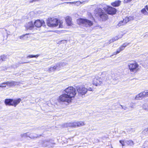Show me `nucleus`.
Here are the masks:
<instances>
[{
    "label": "nucleus",
    "instance_id": "f257e3e1",
    "mask_svg": "<svg viewBox=\"0 0 148 148\" xmlns=\"http://www.w3.org/2000/svg\"><path fill=\"white\" fill-rule=\"evenodd\" d=\"M66 64V63L65 62H58L55 65L51 66L47 70V71L50 73L55 71H59Z\"/></svg>",
    "mask_w": 148,
    "mask_h": 148
},
{
    "label": "nucleus",
    "instance_id": "f03ea898",
    "mask_svg": "<svg viewBox=\"0 0 148 148\" xmlns=\"http://www.w3.org/2000/svg\"><path fill=\"white\" fill-rule=\"evenodd\" d=\"M65 93L71 98L74 97L76 94L75 89L72 86H69L64 90Z\"/></svg>",
    "mask_w": 148,
    "mask_h": 148
},
{
    "label": "nucleus",
    "instance_id": "7ed1b4c3",
    "mask_svg": "<svg viewBox=\"0 0 148 148\" xmlns=\"http://www.w3.org/2000/svg\"><path fill=\"white\" fill-rule=\"evenodd\" d=\"M128 66L130 70L132 72L136 73L139 69V65L135 61H133L129 63Z\"/></svg>",
    "mask_w": 148,
    "mask_h": 148
},
{
    "label": "nucleus",
    "instance_id": "20e7f679",
    "mask_svg": "<svg viewBox=\"0 0 148 148\" xmlns=\"http://www.w3.org/2000/svg\"><path fill=\"white\" fill-rule=\"evenodd\" d=\"M77 22L79 24L83 25L86 27H90L93 25L92 21L85 18L78 19L77 20Z\"/></svg>",
    "mask_w": 148,
    "mask_h": 148
},
{
    "label": "nucleus",
    "instance_id": "39448f33",
    "mask_svg": "<svg viewBox=\"0 0 148 148\" xmlns=\"http://www.w3.org/2000/svg\"><path fill=\"white\" fill-rule=\"evenodd\" d=\"M97 11L98 14L100 18L103 21H105L108 18V15L106 12L104 11L101 9L97 8L96 9Z\"/></svg>",
    "mask_w": 148,
    "mask_h": 148
},
{
    "label": "nucleus",
    "instance_id": "423d86ee",
    "mask_svg": "<svg viewBox=\"0 0 148 148\" xmlns=\"http://www.w3.org/2000/svg\"><path fill=\"white\" fill-rule=\"evenodd\" d=\"M47 23L49 26L54 27L58 25L59 22L56 18H49L47 20Z\"/></svg>",
    "mask_w": 148,
    "mask_h": 148
},
{
    "label": "nucleus",
    "instance_id": "0eeeda50",
    "mask_svg": "<svg viewBox=\"0 0 148 148\" xmlns=\"http://www.w3.org/2000/svg\"><path fill=\"white\" fill-rule=\"evenodd\" d=\"M103 9L105 10L106 11L107 13L109 14H115L116 12V10L115 8L106 5H104Z\"/></svg>",
    "mask_w": 148,
    "mask_h": 148
},
{
    "label": "nucleus",
    "instance_id": "6e6552de",
    "mask_svg": "<svg viewBox=\"0 0 148 148\" xmlns=\"http://www.w3.org/2000/svg\"><path fill=\"white\" fill-rule=\"evenodd\" d=\"M72 99L65 92L64 94L60 95L58 99V100L61 102H66L69 103L71 101Z\"/></svg>",
    "mask_w": 148,
    "mask_h": 148
},
{
    "label": "nucleus",
    "instance_id": "1a4fd4ad",
    "mask_svg": "<svg viewBox=\"0 0 148 148\" xmlns=\"http://www.w3.org/2000/svg\"><path fill=\"white\" fill-rule=\"evenodd\" d=\"M103 80L101 77H97L93 79L92 84L96 86H100L103 83Z\"/></svg>",
    "mask_w": 148,
    "mask_h": 148
},
{
    "label": "nucleus",
    "instance_id": "9d476101",
    "mask_svg": "<svg viewBox=\"0 0 148 148\" xmlns=\"http://www.w3.org/2000/svg\"><path fill=\"white\" fill-rule=\"evenodd\" d=\"M148 97V90H145L136 95L135 99L136 100L141 99L142 98Z\"/></svg>",
    "mask_w": 148,
    "mask_h": 148
},
{
    "label": "nucleus",
    "instance_id": "9b49d317",
    "mask_svg": "<svg viewBox=\"0 0 148 148\" xmlns=\"http://www.w3.org/2000/svg\"><path fill=\"white\" fill-rule=\"evenodd\" d=\"M76 89L78 93L82 95L86 94L88 91V89L83 86L77 87Z\"/></svg>",
    "mask_w": 148,
    "mask_h": 148
},
{
    "label": "nucleus",
    "instance_id": "f8f14e48",
    "mask_svg": "<svg viewBox=\"0 0 148 148\" xmlns=\"http://www.w3.org/2000/svg\"><path fill=\"white\" fill-rule=\"evenodd\" d=\"M34 136H33L32 134H29V132H27L20 134V136L22 138H25L27 137H29L32 139H34L36 138L38 136V134H34Z\"/></svg>",
    "mask_w": 148,
    "mask_h": 148
},
{
    "label": "nucleus",
    "instance_id": "ddd939ff",
    "mask_svg": "<svg viewBox=\"0 0 148 148\" xmlns=\"http://www.w3.org/2000/svg\"><path fill=\"white\" fill-rule=\"evenodd\" d=\"M45 23L43 21H40V20H37L35 21L34 23V25L37 27H39L41 26L44 25Z\"/></svg>",
    "mask_w": 148,
    "mask_h": 148
},
{
    "label": "nucleus",
    "instance_id": "4468645a",
    "mask_svg": "<svg viewBox=\"0 0 148 148\" xmlns=\"http://www.w3.org/2000/svg\"><path fill=\"white\" fill-rule=\"evenodd\" d=\"M71 18L69 16H67L66 18V23L69 26H71L72 24Z\"/></svg>",
    "mask_w": 148,
    "mask_h": 148
},
{
    "label": "nucleus",
    "instance_id": "2eb2a0df",
    "mask_svg": "<svg viewBox=\"0 0 148 148\" xmlns=\"http://www.w3.org/2000/svg\"><path fill=\"white\" fill-rule=\"evenodd\" d=\"M6 82V85L9 87H11L16 85V83L13 81H8Z\"/></svg>",
    "mask_w": 148,
    "mask_h": 148
},
{
    "label": "nucleus",
    "instance_id": "dca6fc26",
    "mask_svg": "<svg viewBox=\"0 0 148 148\" xmlns=\"http://www.w3.org/2000/svg\"><path fill=\"white\" fill-rule=\"evenodd\" d=\"M34 27V25L32 22H29L26 26L27 29H32Z\"/></svg>",
    "mask_w": 148,
    "mask_h": 148
},
{
    "label": "nucleus",
    "instance_id": "f3484780",
    "mask_svg": "<svg viewBox=\"0 0 148 148\" xmlns=\"http://www.w3.org/2000/svg\"><path fill=\"white\" fill-rule=\"evenodd\" d=\"M13 100L11 99H6L5 101V103L6 105L13 106Z\"/></svg>",
    "mask_w": 148,
    "mask_h": 148
},
{
    "label": "nucleus",
    "instance_id": "a211bd4d",
    "mask_svg": "<svg viewBox=\"0 0 148 148\" xmlns=\"http://www.w3.org/2000/svg\"><path fill=\"white\" fill-rule=\"evenodd\" d=\"M121 1L119 0L116 1L114 2H113L111 3V5L113 6L117 7L120 5Z\"/></svg>",
    "mask_w": 148,
    "mask_h": 148
},
{
    "label": "nucleus",
    "instance_id": "6ab92c4d",
    "mask_svg": "<svg viewBox=\"0 0 148 148\" xmlns=\"http://www.w3.org/2000/svg\"><path fill=\"white\" fill-rule=\"evenodd\" d=\"M21 101V99L20 98L16 100H13V106H16V105L18 104Z\"/></svg>",
    "mask_w": 148,
    "mask_h": 148
},
{
    "label": "nucleus",
    "instance_id": "aec40b11",
    "mask_svg": "<svg viewBox=\"0 0 148 148\" xmlns=\"http://www.w3.org/2000/svg\"><path fill=\"white\" fill-rule=\"evenodd\" d=\"M102 75L103 77H105L106 76L107 77H108L106 78V79L108 80L111 77V76L109 74L106 72H103L102 73Z\"/></svg>",
    "mask_w": 148,
    "mask_h": 148
},
{
    "label": "nucleus",
    "instance_id": "412c9836",
    "mask_svg": "<svg viewBox=\"0 0 148 148\" xmlns=\"http://www.w3.org/2000/svg\"><path fill=\"white\" fill-rule=\"evenodd\" d=\"M76 127H80L82 126L85 125L84 122L80 121L79 122H76Z\"/></svg>",
    "mask_w": 148,
    "mask_h": 148
},
{
    "label": "nucleus",
    "instance_id": "4be33fe9",
    "mask_svg": "<svg viewBox=\"0 0 148 148\" xmlns=\"http://www.w3.org/2000/svg\"><path fill=\"white\" fill-rule=\"evenodd\" d=\"M7 56L5 55H3L0 56V63L3 61H5L7 59Z\"/></svg>",
    "mask_w": 148,
    "mask_h": 148
},
{
    "label": "nucleus",
    "instance_id": "5701e85b",
    "mask_svg": "<svg viewBox=\"0 0 148 148\" xmlns=\"http://www.w3.org/2000/svg\"><path fill=\"white\" fill-rule=\"evenodd\" d=\"M125 143L127 144L128 145L130 146H132L134 145V142L132 140H129L125 141Z\"/></svg>",
    "mask_w": 148,
    "mask_h": 148
},
{
    "label": "nucleus",
    "instance_id": "b1692460",
    "mask_svg": "<svg viewBox=\"0 0 148 148\" xmlns=\"http://www.w3.org/2000/svg\"><path fill=\"white\" fill-rule=\"evenodd\" d=\"M122 47H121L119 48L118 49L116 52H114V55H116L117 54L119 53L123 49H121Z\"/></svg>",
    "mask_w": 148,
    "mask_h": 148
},
{
    "label": "nucleus",
    "instance_id": "393cba45",
    "mask_svg": "<svg viewBox=\"0 0 148 148\" xmlns=\"http://www.w3.org/2000/svg\"><path fill=\"white\" fill-rule=\"evenodd\" d=\"M141 12L144 15H148V13L146 11V9L144 8L141 10Z\"/></svg>",
    "mask_w": 148,
    "mask_h": 148
},
{
    "label": "nucleus",
    "instance_id": "a878e982",
    "mask_svg": "<svg viewBox=\"0 0 148 148\" xmlns=\"http://www.w3.org/2000/svg\"><path fill=\"white\" fill-rule=\"evenodd\" d=\"M143 108L145 110H148V105L146 103L144 104L143 106Z\"/></svg>",
    "mask_w": 148,
    "mask_h": 148
},
{
    "label": "nucleus",
    "instance_id": "bb28decb",
    "mask_svg": "<svg viewBox=\"0 0 148 148\" xmlns=\"http://www.w3.org/2000/svg\"><path fill=\"white\" fill-rule=\"evenodd\" d=\"M125 23H124V22L123 21H121L118 23L117 25L119 27H120L121 25H125Z\"/></svg>",
    "mask_w": 148,
    "mask_h": 148
},
{
    "label": "nucleus",
    "instance_id": "cd10ccee",
    "mask_svg": "<svg viewBox=\"0 0 148 148\" xmlns=\"http://www.w3.org/2000/svg\"><path fill=\"white\" fill-rule=\"evenodd\" d=\"M39 56V55H38V54L36 55H29L28 56H27V58H33L34 57L37 58Z\"/></svg>",
    "mask_w": 148,
    "mask_h": 148
},
{
    "label": "nucleus",
    "instance_id": "c85d7f7f",
    "mask_svg": "<svg viewBox=\"0 0 148 148\" xmlns=\"http://www.w3.org/2000/svg\"><path fill=\"white\" fill-rule=\"evenodd\" d=\"M129 43H125L123 44V45L121 46L122 47L121 49H124L125 47L129 45Z\"/></svg>",
    "mask_w": 148,
    "mask_h": 148
},
{
    "label": "nucleus",
    "instance_id": "c756f323",
    "mask_svg": "<svg viewBox=\"0 0 148 148\" xmlns=\"http://www.w3.org/2000/svg\"><path fill=\"white\" fill-rule=\"evenodd\" d=\"M129 43H125L123 44V45L121 46L122 47L121 49H124L125 47L129 45Z\"/></svg>",
    "mask_w": 148,
    "mask_h": 148
},
{
    "label": "nucleus",
    "instance_id": "7c9ffc66",
    "mask_svg": "<svg viewBox=\"0 0 148 148\" xmlns=\"http://www.w3.org/2000/svg\"><path fill=\"white\" fill-rule=\"evenodd\" d=\"M129 18L128 17H126L125 19H123V21L124 22V23L125 24L126 23L129 21Z\"/></svg>",
    "mask_w": 148,
    "mask_h": 148
},
{
    "label": "nucleus",
    "instance_id": "2f4dec72",
    "mask_svg": "<svg viewBox=\"0 0 148 148\" xmlns=\"http://www.w3.org/2000/svg\"><path fill=\"white\" fill-rule=\"evenodd\" d=\"M65 127H71V123H68L65 124L64 125Z\"/></svg>",
    "mask_w": 148,
    "mask_h": 148
},
{
    "label": "nucleus",
    "instance_id": "473e14b6",
    "mask_svg": "<svg viewBox=\"0 0 148 148\" xmlns=\"http://www.w3.org/2000/svg\"><path fill=\"white\" fill-rule=\"evenodd\" d=\"M147 133H148V129L147 128L145 129L143 132H142V133L143 134H146Z\"/></svg>",
    "mask_w": 148,
    "mask_h": 148
},
{
    "label": "nucleus",
    "instance_id": "72a5a7b5",
    "mask_svg": "<svg viewBox=\"0 0 148 148\" xmlns=\"http://www.w3.org/2000/svg\"><path fill=\"white\" fill-rule=\"evenodd\" d=\"M1 87H5L6 85V82H3L0 84Z\"/></svg>",
    "mask_w": 148,
    "mask_h": 148
},
{
    "label": "nucleus",
    "instance_id": "f704fd0d",
    "mask_svg": "<svg viewBox=\"0 0 148 148\" xmlns=\"http://www.w3.org/2000/svg\"><path fill=\"white\" fill-rule=\"evenodd\" d=\"M49 143L48 141H44L43 146L44 147H46L49 145Z\"/></svg>",
    "mask_w": 148,
    "mask_h": 148
},
{
    "label": "nucleus",
    "instance_id": "c9c22d12",
    "mask_svg": "<svg viewBox=\"0 0 148 148\" xmlns=\"http://www.w3.org/2000/svg\"><path fill=\"white\" fill-rule=\"evenodd\" d=\"M76 122L71 123V127H76Z\"/></svg>",
    "mask_w": 148,
    "mask_h": 148
},
{
    "label": "nucleus",
    "instance_id": "e433bc0d",
    "mask_svg": "<svg viewBox=\"0 0 148 148\" xmlns=\"http://www.w3.org/2000/svg\"><path fill=\"white\" fill-rule=\"evenodd\" d=\"M59 42H60L61 43L64 44L66 43L67 40H60Z\"/></svg>",
    "mask_w": 148,
    "mask_h": 148
},
{
    "label": "nucleus",
    "instance_id": "4c0bfd02",
    "mask_svg": "<svg viewBox=\"0 0 148 148\" xmlns=\"http://www.w3.org/2000/svg\"><path fill=\"white\" fill-rule=\"evenodd\" d=\"M82 2H81L80 1H77L75 2V4L76 5H80V4H82Z\"/></svg>",
    "mask_w": 148,
    "mask_h": 148
},
{
    "label": "nucleus",
    "instance_id": "58836bf2",
    "mask_svg": "<svg viewBox=\"0 0 148 148\" xmlns=\"http://www.w3.org/2000/svg\"><path fill=\"white\" fill-rule=\"evenodd\" d=\"M59 28H63V26L62 25V22L61 21L59 22Z\"/></svg>",
    "mask_w": 148,
    "mask_h": 148
},
{
    "label": "nucleus",
    "instance_id": "ea45409f",
    "mask_svg": "<svg viewBox=\"0 0 148 148\" xmlns=\"http://www.w3.org/2000/svg\"><path fill=\"white\" fill-rule=\"evenodd\" d=\"M25 35V34L21 35L19 37L20 38L21 40H24V37Z\"/></svg>",
    "mask_w": 148,
    "mask_h": 148
},
{
    "label": "nucleus",
    "instance_id": "a19ab883",
    "mask_svg": "<svg viewBox=\"0 0 148 148\" xmlns=\"http://www.w3.org/2000/svg\"><path fill=\"white\" fill-rule=\"evenodd\" d=\"M119 142L122 144L123 146L125 145L124 144V141L120 140L119 141Z\"/></svg>",
    "mask_w": 148,
    "mask_h": 148
},
{
    "label": "nucleus",
    "instance_id": "79ce46f5",
    "mask_svg": "<svg viewBox=\"0 0 148 148\" xmlns=\"http://www.w3.org/2000/svg\"><path fill=\"white\" fill-rule=\"evenodd\" d=\"M115 41V39L114 38H113L110 40V43L113 42Z\"/></svg>",
    "mask_w": 148,
    "mask_h": 148
},
{
    "label": "nucleus",
    "instance_id": "37998d69",
    "mask_svg": "<svg viewBox=\"0 0 148 148\" xmlns=\"http://www.w3.org/2000/svg\"><path fill=\"white\" fill-rule=\"evenodd\" d=\"M128 17L129 18V20L130 21V20H133L134 19V18L133 16H130Z\"/></svg>",
    "mask_w": 148,
    "mask_h": 148
},
{
    "label": "nucleus",
    "instance_id": "c03bdc74",
    "mask_svg": "<svg viewBox=\"0 0 148 148\" xmlns=\"http://www.w3.org/2000/svg\"><path fill=\"white\" fill-rule=\"evenodd\" d=\"M121 106L122 109H123L125 110H126V109L127 108V107L125 106H122V105H121Z\"/></svg>",
    "mask_w": 148,
    "mask_h": 148
},
{
    "label": "nucleus",
    "instance_id": "a18cd8bd",
    "mask_svg": "<svg viewBox=\"0 0 148 148\" xmlns=\"http://www.w3.org/2000/svg\"><path fill=\"white\" fill-rule=\"evenodd\" d=\"M114 38L115 39V40H117L119 38L118 36H116Z\"/></svg>",
    "mask_w": 148,
    "mask_h": 148
},
{
    "label": "nucleus",
    "instance_id": "49530a36",
    "mask_svg": "<svg viewBox=\"0 0 148 148\" xmlns=\"http://www.w3.org/2000/svg\"><path fill=\"white\" fill-rule=\"evenodd\" d=\"M132 0H125V1L126 2H128Z\"/></svg>",
    "mask_w": 148,
    "mask_h": 148
},
{
    "label": "nucleus",
    "instance_id": "de8ad7c7",
    "mask_svg": "<svg viewBox=\"0 0 148 148\" xmlns=\"http://www.w3.org/2000/svg\"><path fill=\"white\" fill-rule=\"evenodd\" d=\"M88 90L89 91H91L92 90V89L91 88H89L88 89Z\"/></svg>",
    "mask_w": 148,
    "mask_h": 148
},
{
    "label": "nucleus",
    "instance_id": "09e8293b",
    "mask_svg": "<svg viewBox=\"0 0 148 148\" xmlns=\"http://www.w3.org/2000/svg\"><path fill=\"white\" fill-rule=\"evenodd\" d=\"M145 8L147 10V11H148V7L147 6V5H146L145 6Z\"/></svg>",
    "mask_w": 148,
    "mask_h": 148
},
{
    "label": "nucleus",
    "instance_id": "8fccbe9b",
    "mask_svg": "<svg viewBox=\"0 0 148 148\" xmlns=\"http://www.w3.org/2000/svg\"><path fill=\"white\" fill-rule=\"evenodd\" d=\"M123 36V35L122 34L120 36H119V38H121L122 37V36Z\"/></svg>",
    "mask_w": 148,
    "mask_h": 148
},
{
    "label": "nucleus",
    "instance_id": "3c124183",
    "mask_svg": "<svg viewBox=\"0 0 148 148\" xmlns=\"http://www.w3.org/2000/svg\"><path fill=\"white\" fill-rule=\"evenodd\" d=\"M64 3H66L67 4H69V3L71 4V2H65Z\"/></svg>",
    "mask_w": 148,
    "mask_h": 148
},
{
    "label": "nucleus",
    "instance_id": "603ef678",
    "mask_svg": "<svg viewBox=\"0 0 148 148\" xmlns=\"http://www.w3.org/2000/svg\"><path fill=\"white\" fill-rule=\"evenodd\" d=\"M71 3H74V4H75V1H74V2H71Z\"/></svg>",
    "mask_w": 148,
    "mask_h": 148
},
{
    "label": "nucleus",
    "instance_id": "864d4df0",
    "mask_svg": "<svg viewBox=\"0 0 148 148\" xmlns=\"http://www.w3.org/2000/svg\"><path fill=\"white\" fill-rule=\"evenodd\" d=\"M34 134H34V133H31V134H30V133H29V134H32V135L33 136H34V135H35Z\"/></svg>",
    "mask_w": 148,
    "mask_h": 148
},
{
    "label": "nucleus",
    "instance_id": "5fc2aeb1",
    "mask_svg": "<svg viewBox=\"0 0 148 148\" xmlns=\"http://www.w3.org/2000/svg\"><path fill=\"white\" fill-rule=\"evenodd\" d=\"M130 107L131 108H134V106H133L132 105V106H130Z\"/></svg>",
    "mask_w": 148,
    "mask_h": 148
},
{
    "label": "nucleus",
    "instance_id": "6e6d98bb",
    "mask_svg": "<svg viewBox=\"0 0 148 148\" xmlns=\"http://www.w3.org/2000/svg\"><path fill=\"white\" fill-rule=\"evenodd\" d=\"M27 62H22L21 64H24V63H26Z\"/></svg>",
    "mask_w": 148,
    "mask_h": 148
},
{
    "label": "nucleus",
    "instance_id": "4d7b16f0",
    "mask_svg": "<svg viewBox=\"0 0 148 148\" xmlns=\"http://www.w3.org/2000/svg\"><path fill=\"white\" fill-rule=\"evenodd\" d=\"M1 84L0 85V87H1Z\"/></svg>",
    "mask_w": 148,
    "mask_h": 148
}]
</instances>
